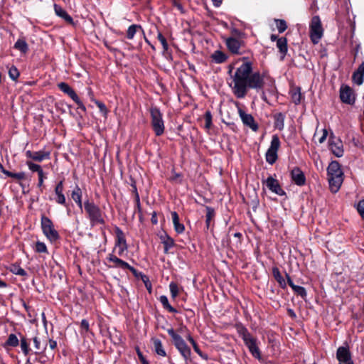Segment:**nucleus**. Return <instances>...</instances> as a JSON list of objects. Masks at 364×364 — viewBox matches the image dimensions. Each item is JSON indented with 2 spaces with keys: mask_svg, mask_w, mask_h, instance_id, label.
I'll use <instances>...</instances> for the list:
<instances>
[{
  "mask_svg": "<svg viewBox=\"0 0 364 364\" xmlns=\"http://www.w3.org/2000/svg\"><path fill=\"white\" fill-rule=\"evenodd\" d=\"M233 94L239 99L244 98L248 89L262 90L264 85V77L259 72H252L251 62L242 63L232 76Z\"/></svg>",
  "mask_w": 364,
  "mask_h": 364,
  "instance_id": "f257e3e1",
  "label": "nucleus"
},
{
  "mask_svg": "<svg viewBox=\"0 0 364 364\" xmlns=\"http://www.w3.org/2000/svg\"><path fill=\"white\" fill-rule=\"evenodd\" d=\"M329 187L333 193H336L343 181V173L341 165L336 161H331L327 168Z\"/></svg>",
  "mask_w": 364,
  "mask_h": 364,
  "instance_id": "f03ea898",
  "label": "nucleus"
},
{
  "mask_svg": "<svg viewBox=\"0 0 364 364\" xmlns=\"http://www.w3.org/2000/svg\"><path fill=\"white\" fill-rule=\"evenodd\" d=\"M237 331L240 336L243 340L245 346L248 348L252 355L258 359H261V353L257 344V338L253 337L247 328L242 325L237 326Z\"/></svg>",
  "mask_w": 364,
  "mask_h": 364,
  "instance_id": "7ed1b4c3",
  "label": "nucleus"
},
{
  "mask_svg": "<svg viewBox=\"0 0 364 364\" xmlns=\"http://www.w3.org/2000/svg\"><path fill=\"white\" fill-rule=\"evenodd\" d=\"M167 333L171 337L173 345L179 351L180 354L185 360L186 362L191 360V350L188 346L183 338L176 333L173 328L167 329Z\"/></svg>",
  "mask_w": 364,
  "mask_h": 364,
  "instance_id": "20e7f679",
  "label": "nucleus"
},
{
  "mask_svg": "<svg viewBox=\"0 0 364 364\" xmlns=\"http://www.w3.org/2000/svg\"><path fill=\"white\" fill-rule=\"evenodd\" d=\"M84 208L88 215V218L92 226L97 224H105V220L102 218V213L99 206L94 202L87 200L84 203Z\"/></svg>",
  "mask_w": 364,
  "mask_h": 364,
  "instance_id": "39448f33",
  "label": "nucleus"
},
{
  "mask_svg": "<svg viewBox=\"0 0 364 364\" xmlns=\"http://www.w3.org/2000/svg\"><path fill=\"white\" fill-rule=\"evenodd\" d=\"M150 114L152 129L155 134L159 136L164 134L165 129L163 115L156 107H151Z\"/></svg>",
  "mask_w": 364,
  "mask_h": 364,
  "instance_id": "423d86ee",
  "label": "nucleus"
},
{
  "mask_svg": "<svg viewBox=\"0 0 364 364\" xmlns=\"http://www.w3.org/2000/svg\"><path fill=\"white\" fill-rule=\"evenodd\" d=\"M41 225L43 234L50 242H55L59 239V234L49 218L43 215L41 218Z\"/></svg>",
  "mask_w": 364,
  "mask_h": 364,
  "instance_id": "0eeeda50",
  "label": "nucleus"
},
{
  "mask_svg": "<svg viewBox=\"0 0 364 364\" xmlns=\"http://www.w3.org/2000/svg\"><path fill=\"white\" fill-rule=\"evenodd\" d=\"M310 38L314 44H317L321 39L323 34L322 23L318 16H314L311 20L309 25Z\"/></svg>",
  "mask_w": 364,
  "mask_h": 364,
  "instance_id": "6e6552de",
  "label": "nucleus"
},
{
  "mask_svg": "<svg viewBox=\"0 0 364 364\" xmlns=\"http://www.w3.org/2000/svg\"><path fill=\"white\" fill-rule=\"evenodd\" d=\"M58 86L62 92L67 94L77 104L78 109H80L83 112L86 111L85 106L80 100L74 90L68 83L62 82H60Z\"/></svg>",
  "mask_w": 364,
  "mask_h": 364,
  "instance_id": "1a4fd4ad",
  "label": "nucleus"
},
{
  "mask_svg": "<svg viewBox=\"0 0 364 364\" xmlns=\"http://www.w3.org/2000/svg\"><path fill=\"white\" fill-rule=\"evenodd\" d=\"M336 358L339 364H354L348 346H341L337 349Z\"/></svg>",
  "mask_w": 364,
  "mask_h": 364,
  "instance_id": "9d476101",
  "label": "nucleus"
},
{
  "mask_svg": "<svg viewBox=\"0 0 364 364\" xmlns=\"http://www.w3.org/2000/svg\"><path fill=\"white\" fill-rule=\"evenodd\" d=\"M117 235L115 248H118V255L122 256L128 248L123 231L118 227L115 228Z\"/></svg>",
  "mask_w": 364,
  "mask_h": 364,
  "instance_id": "9b49d317",
  "label": "nucleus"
},
{
  "mask_svg": "<svg viewBox=\"0 0 364 364\" xmlns=\"http://www.w3.org/2000/svg\"><path fill=\"white\" fill-rule=\"evenodd\" d=\"M238 113L241 118L242 123L250 127L252 131L257 132L258 130V124L255 122L254 117L250 114H247L241 108H238Z\"/></svg>",
  "mask_w": 364,
  "mask_h": 364,
  "instance_id": "f8f14e48",
  "label": "nucleus"
},
{
  "mask_svg": "<svg viewBox=\"0 0 364 364\" xmlns=\"http://www.w3.org/2000/svg\"><path fill=\"white\" fill-rule=\"evenodd\" d=\"M263 183H265L269 190L277 195L279 196L286 195V192L282 188L279 181L272 176H269L264 181H263Z\"/></svg>",
  "mask_w": 364,
  "mask_h": 364,
  "instance_id": "ddd939ff",
  "label": "nucleus"
},
{
  "mask_svg": "<svg viewBox=\"0 0 364 364\" xmlns=\"http://www.w3.org/2000/svg\"><path fill=\"white\" fill-rule=\"evenodd\" d=\"M64 186H63V180L60 181L55 186L54 192L55 194V200L58 204L64 205L67 207V203L65 196L63 193Z\"/></svg>",
  "mask_w": 364,
  "mask_h": 364,
  "instance_id": "4468645a",
  "label": "nucleus"
},
{
  "mask_svg": "<svg viewBox=\"0 0 364 364\" xmlns=\"http://www.w3.org/2000/svg\"><path fill=\"white\" fill-rule=\"evenodd\" d=\"M50 151H46L41 150L38 151H31L30 150L26 151V156L27 158L31 159L33 161L41 162L45 159H50Z\"/></svg>",
  "mask_w": 364,
  "mask_h": 364,
  "instance_id": "2eb2a0df",
  "label": "nucleus"
},
{
  "mask_svg": "<svg viewBox=\"0 0 364 364\" xmlns=\"http://www.w3.org/2000/svg\"><path fill=\"white\" fill-rule=\"evenodd\" d=\"M341 100L346 104L354 103L355 97L352 89L348 86L342 87L340 90Z\"/></svg>",
  "mask_w": 364,
  "mask_h": 364,
  "instance_id": "dca6fc26",
  "label": "nucleus"
},
{
  "mask_svg": "<svg viewBox=\"0 0 364 364\" xmlns=\"http://www.w3.org/2000/svg\"><path fill=\"white\" fill-rule=\"evenodd\" d=\"M329 149L336 157H341L343 155V144L339 139L336 141L331 136L329 139Z\"/></svg>",
  "mask_w": 364,
  "mask_h": 364,
  "instance_id": "f3484780",
  "label": "nucleus"
},
{
  "mask_svg": "<svg viewBox=\"0 0 364 364\" xmlns=\"http://www.w3.org/2000/svg\"><path fill=\"white\" fill-rule=\"evenodd\" d=\"M291 178L297 186H304L306 183V177L303 171L298 167L291 171Z\"/></svg>",
  "mask_w": 364,
  "mask_h": 364,
  "instance_id": "a211bd4d",
  "label": "nucleus"
},
{
  "mask_svg": "<svg viewBox=\"0 0 364 364\" xmlns=\"http://www.w3.org/2000/svg\"><path fill=\"white\" fill-rule=\"evenodd\" d=\"M242 42L239 40H237L235 38H228L226 40V46L229 50L235 54H240L241 53L240 51V48L241 47Z\"/></svg>",
  "mask_w": 364,
  "mask_h": 364,
  "instance_id": "6ab92c4d",
  "label": "nucleus"
},
{
  "mask_svg": "<svg viewBox=\"0 0 364 364\" xmlns=\"http://www.w3.org/2000/svg\"><path fill=\"white\" fill-rule=\"evenodd\" d=\"M107 259L114 264L112 266H109V267H119L125 269V267H129V264L127 262L118 258L113 254H109L107 256Z\"/></svg>",
  "mask_w": 364,
  "mask_h": 364,
  "instance_id": "aec40b11",
  "label": "nucleus"
},
{
  "mask_svg": "<svg viewBox=\"0 0 364 364\" xmlns=\"http://www.w3.org/2000/svg\"><path fill=\"white\" fill-rule=\"evenodd\" d=\"M53 7H54V10H55V12L57 16L63 18L66 22H68L70 24L73 23V18L60 6L55 4Z\"/></svg>",
  "mask_w": 364,
  "mask_h": 364,
  "instance_id": "412c9836",
  "label": "nucleus"
},
{
  "mask_svg": "<svg viewBox=\"0 0 364 364\" xmlns=\"http://www.w3.org/2000/svg\"><path fill=\"white\" fill-rule=\"evenodd\" d=\"M277 47L281 54L280 60H283L287 53V40L285 37H281L277 39Z\"/></svg>",
  "mask_w": 364,
  "mask_h": 364,
  "instance_id": "4be33fe9",
  "label": "nucleus"
},
{
  "mask_svg": "<svg viewBox=\"0 0 364 364\" xmlns=\"http://www.w3.org/2000/svg\"><path fill=\"white\" fill-rule=\"evenodd\" d=\"M171 214L175 231L178 234L183 232L185 227L183 224L180 223L178 213L176 211H173Z\"/></svg>",
  "mask_w": 364,
  "mask_h": 364,
  "instance_id": "5701e85b",
  "label": "nucleus"
},
{
  "mask_svg": "<svg viewBox=\"0 0 364 364\" xmlns=\"http://www.w3.org/2000/svg\"><path fill=\"white\" fill-rule=\"evenodd\" d=\"M273 118L274 120V127L279 131L283 130L284 128L285 115L282 112H279L274 114Z\"/></svg>",
  "mask_w": 364,
  "mask_h": 364,
  "instance_id": "b1692460",
  "label": "nucleus"
},
{
  "mask_svg": "<svg viewBox=\"0 0 364 364\" xmlns=\"http://www.w3.org/2000/svg\"><path fill=\"white\" fill-rule=\"evenodd\" d=\"M187 340L190 342V343L192 345L194 351L203 360H208V355L205 353H203L199 348L197 343L195 341L193 338L188 334L186 337Z\"/></svg>",
  "mask_w": 364,
  "mask_h": 364,
  "instance_id": "393cba45",
  "label": "nucleus"
},
{
  "mask_svg": "<svg viewBox=\"0 0 364 364\" xmlns=\"http://www.w3.org/2000/svg\"><path fill=\"white\" fill-rule=\"evenodd\" d=\"M138 31H141L142 32L143 35H144V31L140 25H138V24L131 25L127 31V38L129 40L133 39L135 34L136 33V32Z\"/></svg>",
  "mask_w": 364,
  "mask_h": 364,
  "instance_id": "a878e982",
  "label": "nucleus"
},
{
  "mask_svg": "<svg viewBox=\"0 0 364 364\" xmlns=\"http://www.w3.org/2000/svg\"><path fill=\"white\" fill-rule=\"evenodd\" d=\"M272 274L276 281L279 283L280 287L282 289H285L287 287V282L284 278L282 276L280 271L277 267H273Z\"/></svg>",
  "mask_w": 364,
  "mask_h": 364,
  "instance_id": "bb28decb",
  "label": "nucleus"
},
{
  "mask_svg": "<svg viewBox=\"0 0 364 364\" xmlns=\"http://www.w3.org/2000/svg\"><path fill=\"white\" fill-rule=\"evenodd\" d=\"M152 343L154 345V348L155 352L159 355L165 357L166 355V353L163 348V345H162L161 340H159L158 338H153Z\"/></svg>",
  "mask_w": 364,
  "mask_h": 364,
  "instance_id": "cd10ccee",
  "label": "nucleus"
},
{
  "mask_svg": "<svg viewBox=\"0 0 364 364\" xmlns=\"http://www.w3.org/2000/svg\"><path fill=\"white\" fill-rule=\"evenodd\" d=\"M161 239L164 245V252L167 253L168 250L174 246V240L166 234L161 235Z\"/></svg>",
  "mask_w": 364,
  "mask_h": 364,
  "instance_id": "c85d7f7f",
  "label": "nucleus"
},
{
  "mask_svg": "<svg viewBox=\"0 0 364 364\" xmlns=\"http://www.w3.org/2000/svg\"><path fill=\"white\" fill-rule=\"evenodd\" d=\"M211 58H212L213 60L216 63H224L227 59L226 55L220 50L215 51L212 54Z\"/></svg>",
  "mask_w": 364,
  "mask_h": 364,
  "instance_id": "c756f323",
  "label": "nucleus"
},
{
  "mask_svg": "<svg viewBox=\"0 0 364 364\" xmlns=\"http://www.w3.org/2000/svg\"><path fill=\"white\" fill-rule=\"evenodd\" d=\"M14 48L21 51L23 53H27L28 50V46L25 40L18 39L14 44Z\"/></svg>",
  "mask_w": 364,
  "mask_h": 364,
  "instance_id": "7c9ffc66",
  "label": "nucleus"
},
{
  "mask_svg": "<svg viewBox=\"0 0 364 364\" xmlns=\"http://www.w3.org/2000/svg\"><path fill=\"white\" fill-rule=\"evenodd\" d=\"M159 301L161 303L163 307L171 313H177V310L172 307L166 296L162 295L159 297Z\"/></svg>",
  "mask_w": 364,
  "mask_h": 364,
  "instance_id": "2f4dec72",
  "label": "nucleus"
},
{
  "mask_svg": "<svg viewBox=\"0 0 364 364\" xmlns=\"http://www.w3.org/2000/svg\"><path fill=\"white\" fill-rule=\"evenodd\" d=\"M33 344L35 346V348L36 349V353H39L41 352H43L46 350L47 347V343H41V341L40 338L38 336H35L33 338Z\"/></svg>",
  "mask_w": 364,
  "mask_h": 364,
  "instance_id": "473e14b6",
  "label": "nucleus"
},
{
  "mask_svg": "<svg viewBox=\"0 0 364 364\" xmlns=\"http://www.w3.org/2000/svg\"><path fill=\"white\" fill-rule=\"evenodd\" d=\"M265 157L267 162L269 164H273L277 159V151L268 149Z\"/></svg>",
  "mask_w": 364,
  "mask_h": 364,
  "instance_id": "72a5a7b5",
  "label": "nucleus"
},
{
  "mask_svg": "<svg viewBox=\"0 0 364 364\" xmlns=\"http://www.w3.org/2000/svg\"><path fill=\"white\" fill-rule=\"evenodd\" d=\"M18 344H19V341H18L17 336L14 333H11L9 336L6 341L4 343V347H6V346L16 347L18 346Z\"/></svg>",
  "mask_w": 364,
  "mask_h": 364,
  "instance_id": "f704fd0d",
  "label": "nucleus"
},
{
  "mask_svg": "<svg viewBox=\"0 0 364 364\" xmlns=\"http://www.w3.org/2000/svg\"><path fill=\"white\" fill-rule=\"evenodd\" d=\"M215 217V210L213 208L207 206L206 207V215H205V224L207 229L210 228V222L213 218Z\"/></svg>",
  "mask_w": 364,
  "mask_h": 364,
  "instance_id": "c9c22d12",
  "label": "nucleus"
},
{
  "mask_svg": "<svg viewBox=\"0 0 364 364\" xmlns=\"http://www.w3.org/2000/svg\"><path fill=\"white\" fill-rule=\"evenodd\" d=\"M291 98L292 102L295 105H299L301 102V94L300 92V88H296L291 91Z\"/></svg>",
  "mask_w": 364,
  "mask_h": 364,
  "instance_id": "e433bc0d",
  "label": "nucleus"
},
{
  "mask_svg": "<svg viewBox=\"0 0 364 364\" xmlns=\"http://www.w3.org/2000/svg\"><path fill=\"white\" fill-rule=\"evenodd\" d=\"M280 146V140L277 134H274L272 137L270 146L269 149L277 151Z\"/></svg>",
  "mask_w": 364,
  "mask_h": 364,
  "instance_id": "4c0bfd02",
  "label": "nucleus"
},
{
  "mask_svg": "<svg viewBox=\"0 0 364 364\" xmlns=\"http://www.w3.org/2000/svg\"><path fill=\"white\" fill-rule=\"evenodd\" d=\"M10 271L13 274H16V275H20V276H23V277L27 275V272L23 268H21L19 265L13 264L11 267Z\"/></svg>",
  "mask_w": 364,
  "mask_h": 364,
  "instance_id": "58836bf2",
  "label": "nucleus"
},
{
  "mask_svg": "<svg viewBox=\"0 0 364 364\" xmlns=\"http://www.w3.org/2000/svg\"><path fill=\"white\" fill-rule=\"evenodd\" d=\"M21 348L25 355L31 351L27 339L24 336H21Z\"/></svg>",
  "mask_w": 364,
  "mask_h": 364,
  "instance_id": "ea45409f",
  "label": "nucleus"
},
{
  "mask_svg": "<svg viewBox=\"0 0 364 364\" xmlns=\"http://www.w3.org/2000/svg\"><path fill=\"white\" fill-rule=\"evenodd\" d=\"M19 71L18 70V69L16 68V66L14 65H12L9 69V77L14 80V81H16L17 79L19 77Z\"/></svg>",
  "mask_w": 364,
  "mask_h": 364,
  "instance_id": "a19ab883",
  "label": "nucleus"
},
{
  "mask_svg": "<svg viewBox=\"0 0 364 364\" xmlns=\"http://www.w3.org/2000/svg\"><path fill=\"white\" fill-rule=\"evenodd\" d=\"M205 119V125L204 127L205 129H210L212 127V114L210 111H206L204 115Z\"/></svg>",
  "mask_w": 364,
  "mask_h": 364,
  "instance_id": "79ce46f5",
  "label": "nucleus"
},
{
  "mask_svg": "<svg viewBox=\"0 0 364 364\" xmlns=\"http://www.w3.org/2000/svg\"><path fill=\"white\" fill-rule=\"evenodd\" d=\"M35 250L38 253H47L48 254L47 247L46 244L43 242L38 241L36 243Z\"/></svg>",
  "mask_w": 364,
  "mask_h": 364,
  "instance_id": "37998d69",
  "label": "nucleus"
},
{
  "mask_svg": "<svg viewBox=\"0 0 364 364\" xmlns=\"http://www.w3.org/2000/svg\"><path fill=\"white\" fill-rule=\"evenodd\" d=\"M276 26L279 33H282L287 28V22L283 19H277Z\"/></svg>",
  "mask_w": 364,
  "mask_h": 364,
  "instance_id": "c03bdc74",
  "label": "nucleus"
},
{
  "mask_svg": "<svg viewBox=\"0 0 364 364\" xmlns=\"http://www.w3.org/2000/svg\"><path fill=\"white\" fill-rule=\"evenodd\" d=\"M26 165L28 166L29 170L33 172H37L39 173L43 171V169L40 165L34 164L30 161H26Z\"/></svg>",
  "mask_w": 364,
  "mask_h": 364,
  "instance_id": "a18cd8bd",
  "label": "nucleus"
},
{
  "mask_svg": "<svg viewBox=\"0 0 364 364\" xmlns=\"http://www.w3.org/2000/svg\"><path fill=\"white\" fill-rule=\"evenodd\" d=\"M6 176H8V177H11V178H15V179L18 180V181L23 180L26 178V174H25L24 172L12 173V172L9 171L6 173Z\"/></svg>",
  "mask_w": 364,
  "mask_h": 364,
  "instance_id": "49530a36",
  "label": "nucleus"
},
{
  "mask_svg": "<svg viewBox=\"0 0 364 364\" xmlns=\"http://www.w3.org/2000/svg\"><path fill=\"white\" fill-rule=\"evenodd\" d=\"M82 190L81 188L76 185L74 189L72 191L71 197L73 200L82 198Z\"/></svg>",
  "mask_w": 364,
  "mask_h": 364,
  "instance_id": "de8ad7c7",
  "label": "nucleus"
},
{
  "mask_svg": "<svg viewBox=\"0 0 364 364\" xmlns=\"http://www.w3.org/2000/svg\"><path fill=\"white\" fill-rule=\"evenodd\" d=\"M295 294L304 299L306 296V291L304 287L296 285L292 289Z\"/></svg>",
  "mask_w": 364,
  "mask_h": 364,
  "instance_id": "09e8293b",
  "label": "nucleus"
},
{
  "mask_svg": "<svg viewBox=\"0 0 364 364\" xmlns=\"http://www.w3.org/2000/svg\"><path fill=\"white\" fill-rule=\"evenodd\" d=\"M157 39L160 41V43L162 45L163 49L164 52L168 51V45L166 41V38L162 35L161 33L159 32L157 35Z\"/></svg>",
  "mask_w": 364,
  "mask_h": 364,
  "instance_id": "8fccbe9b",
  "label": "nucleus"
},
{
  "mask_svg": "<svg viewBox=\"0 0 364 364\" xmlns=\"http://www.w3.org/2000/svg\"><path fill=\"white\" fill-rule=\"evenodd\" d=\"M170 292L173 298H176L178 294V287L175 282H171L169 284Z\"/></svg>",
  "mask_w": 364,
  "mask_h": 364,
  "instance_id": "3c124183",
  "label": "nucleus"
},
{
  "mask_svg": "<svg viewBox=\"0 0 364 364\" xmlns=\"http://www.w3.org/2000/svg\"><path fill=\"white\" fill-rule=\"evenodd\" d=\"M363 77L364 75L359 74L356 71H355L353 74V80L355 83L360 85L363 82Z\"/></svg>",
  "mask_w": 364,
  "mask_h": 364,
  "instance_id": "603ef678",
  "label": "nucleus"
},
{
  "mask_svg": "<svg viewBox=\"0 0 364 364\" xmlns=\"http://www.w3.org/2000/svg\"><path fill=\"white\" fill-rule=\"evenodd\" d=\"M95 102V105L99 108L100 112L102 113L105 117H106V115L108 112V110H107L105 105L103 102L98 101V100H96Z\"/></svg>",
  "mask_w": 364,
  "mask_h": 364,
  "instance_id": "864d4df0",
  "label": "nucleus"
},
{
  "mask_svg": "<svg viewBox=\"0 0 364 364\" xmlns=\"http://www.w3.org/2000/svg\"><path fill=\"white\" fill-rule=\"evenodd\" d=\"M80 328L82 331L88 332L90 331V324L87 320L82 319L80 322Z\"/></svg>",
  "mask_w": 364,
  "mask_h": 364,
  "instance_id": "5fc2aeb1",
  "label": "nucleus"
},
{
  "mask_svg": "<svg viewBox=\"0 0 364 364\" xmlns=\"http://www.w3.org/2000/svg\"><path fill=\"white\" fill-rule=\"evenodd\" d=\"M357 210L360 215L364 219V200H360L358 203Z\"/></svg>",
  "mask_w": 364,
  "mask_h": 364,
  "instance_id": "6e6d98bb",
  "label": "nucleus"
},
{
  "mask_svg": "<svg viewBox=\"0 0 364 364\" xmlns=\"http://www.w3.org/2000/svg\"><path fill=\"white\" fill-rule=\"evenodd\" d=\"M38 186L39 188H41L43 186V180H44V178H45L43 171L42 172L38 173Z\"/></svg>",
  "mask_w": 364,
  "mask_h": 364,
  "instance_id": "4d7b16f0",
  "label": "nucleus"
},
{
  "mask_svg": "<svg viewBox=\"0 0 364 364\" xmlns=\"http://www.w3.org/2000/svg\"><path fill=\"white\" fill-rule=\"evenodd\" d=\"M327 135H328V132L326 129H323V134L322 136L319 138L318 139V142L320 144H322L323 142H324V141L326 140V137H327Z\"/></svg>",
  "mask_w": 364,
  "mask_h": 364,
  "instance_id": "13d9d810",
  "label": "nucleus"
},
{
  "mask_svg": "<svg viewBox=\"0 0 364 364\" xmlns=\"http://www.w3.org/2000/svg\"><path fill=\"white\" fill-rule=\"evenodd\" d=\"M48 346L51 350H55L57 347V342L53 339H50L48 341Z\"/></svg>",
  "mask_w": 364,
  "mask_h": 364,
  "instance_id": "bf43d9fd",
  "label": "nucleus"
},
{
  "mask_svg": "<svg viewBox=\"0 0 364 364\" xmlns=\"http://www.w3.org/2000/svg\"><path fill=\"white\" fill-rule=\"evenodd\" d=\"M355 71L359 74L364 75V61L362 62V63Z\"/></svg>",
  "mask_w": 364,
  "mask_h": 364,
  "instance_id": "052dcab7",
  "label": "nucleus"
},
{
  "mask_svg": "<svg viewBox=\"0 0 364 364\" xmlns=\"http://www.w3.org/2000/svg\"><path fill=\"white\" fill-rule=\"evenodd\" d=\"M125 269H129L135 277H138V272L134 267L129 264V267H125Z\"/></svg>",
  "mask_w": 364,
  "mask_h": 364,
  "instance_id": "680f3d73",
  "label": "nucleus"
},
{
  "mask_svg": "<svg viewBox=\"0 0 364 364\" xmlns=\"http://www.w3.org/2000/svg\"><path fill=\"white\" fill-rule=\"evenodd\" d=\"M151 223L154 225L157 224L158 223V220H157V217H156V213L155 211H154L151 214Z\"/></svg>",
  "mask_w": 364,
  "mask_h": 364,
  "instance_id": "e2e57ef3",
  "label": "nucleus"
},
{
  "mask_svg": "<svg viewBox=\"0 0 364 364\" xmlns=\"http://www.w3.org/2000/svg\"><path fill=\"white\" fill-rule=\"evenodd\" d=\"M23 306L24 307V309L27 311L28 316H31V312H30L31 307L28 305H27V304L25 301H23Z\"/></svg>",
  "mask_w": 364,
  "mask_h": 364,
  "instance_id": "0e129e2a",
  "label": "nucleus"
},
{
  "mask_svg": "<svg viewBox=\"0 0 364 364\" xmlns=\"http://www.w3.org/2000/svg\"><path fill=\"white\" fill-rule=\"evenodd\" d=\"M211 1H213V4L215 7H219L222 4V2H223V0H211Z\"/></svg>",
  "mask_w": 364,
  "mask_h": 364,
  "instance_id": "69168bd1",
  "label": "nucleus"
},
{
  "mask_svg": "<svg viewBox=\"0 0 364 364\" xmlns=\"http://www.w3.org/2000/svg\"><path fill=\"white\" fill-rule=\"evenodd\" d=\"M286 275L287 277V282H288L289 285L291 287V289H293V287H295L296 285L293 283V282L291 281L289 276L288 274H286Z\"/></svg>",
  "mask_w": 364,
  "mask_h": 364,
  "instance_id": "338daca9",
  "label": "nucleus"
},
{
  "mask_svg": "<svg viewBox=\"0 0 364 364\" xmlns=\"http://www.w3.org/2000/svg\"><path fill=\"white\" fill-rule=\"evenodd\" d=\"M287 311H288V314H289L291 318H295V317H296V314H295V312H294L292 309H289L287 310Z\"/></svg>",
  "mask_w": 364,
  "mask_h": 364,
  "instance_id": "774afa93",
  "label": "nucleus"
}]
</instances>
